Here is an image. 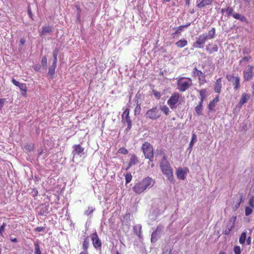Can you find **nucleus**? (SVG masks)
<instances>
[{"label":"nucleus","mask_w":254,"mask_h":254,"mask_svg":"<svg viewBox=\"0 0 254 254\" xmlns=\"http://www.w3.org/2000/svg\"><path fill=\"white\" fill-rule=\"evenodd\" d=\"M155 184V181L150 177H146L135 183L132 190L137 194L143 193L145 190L151 188Z\"/></svg>","instance_id":"f257e3e1"},{"label":"nucleus","mask_w":254,"mask_h":254,"mask_svg":"<svg viewBox=\"0 0 254 254\" xmlns=\"http://www.w3.org/2000/svg\"><path fill=\"white\" fill-rule=\"evenodd\" d=\"M160 166L162 173L166 176L170 182H173L174 179L173 170L168 161L161 162Z\"/></svg>","instance_id":"f03ea898"},{"label":"nucleus","mask_w":254,"mask_h":254,"mask_svg":"<svg viewBox=\"0 0 254 254\" xmlns=\"http://www.w3.org/2000/svg\"><path fill=\"white\" fill-rule=\"evenodd\" d=\"M141 149L145 158L149 159V163L152 162L154 158V152L152 145L148 142H145L142 144Z\"/></svg>","instance_id":"7ed1b4c3"},{"label":"nucleus","mask_w":254,"mask_h":254,"mask_svg":"<svg viewBox=\"0 0 254 254\" xmlns=\"http://www.w3.org/2000/svg\"><path fill=\"white\" fill-rule=\"evenodd\" d=\"M192 85V80L190 78L181 77L177 81L178 88L181 92H185Z\"/></svg>","instance_id":"20e7f679"},{"label":"nucleus","mask_w":254,"mask_h":254,"mask_svg":"<svg viewBox=\"0 0 254 254\" xmlns=\"http://www.w3.org/2000/svg\"><path fill=\"white\" fill-rule=\"evenodd\" d=\"M181 94L178 92H175L172 94L167 102L172 110L175 109L178 105L181 104Z\"/></svg>","instance_id":"39448f33"},{"label":"nucleus","mask_w":254,"mask_h":254,"mask_svg":"<svg viewBox=\"0 0 254 254\" xmlns=\"http://www.w3.org/2000/svg\"><path fill=\"white\" fill-rule=\"evenodd\" d=\"M226 12L228 17L230 16H232V17L236 19L239 20L246 23H248L247 19L244 15L234 12V9L229 6L226 8Z\"/></svg>","instance_id":"423d86ee"},{"label":"nucleus","mask_w":254,"mask_h":254,"mask_svg":"<svg viewBox=\"0 0 254 254\" xmlns=\"http://www.w3.org/2000/svg\"><path fill=\"white\" fill-rule=\"evenodd\" d=\"M129 110L127 108L123 112L122 115V123L123 124H127V127L125 129V131L127 133L131 129L132 127V122L129 116Z\"/></svg>","instance_id":"0eeeda50"},{"label":"nucleus","mask_w":254,"mask_h":254,"mask_svg":"<svg viewBox=\"0 0 254 254\" xmlns=\"http://www.w3.org/2000/svg\"><path fill=\"white\" fill-rule=\"evenodd\" d=\"M192 76L194 78H197L200 85H203L206 83V76L201 70L194 67L192 71Z\"/></svg>","instance_id":"6e6552de"},{"label":"nucleus","mask_w":254,"mask_h":254,"mask_svg":"<svg viewBox=\"0 0 254 254\" xmlns=\"http://www.w3.org/2000/svg\"><path fill=\"white\" fill-rule=\"evenodd\" d=\"M146 117L152 120L158 119L161 117V112L157 106L148 110L146 114Z\"/></svg>","instance_id":"1a4fd4ad"},{"label":"nucleus","mask_w":254,"mask_h":254,"mask_svg":"<svg viewBox=\"0 0 254 254\" xmlns=\"http://www.w3.org/2000/svg\"><path fill=\"white\" fill-rule=\"evenodd\" d=\"M227 80L234 85V89L236 91L240 87V79L238 76H235L233 74H228L226 75Z\"/></svg>","instance_id":"9d476101"},{"label":"nucleus","mask_w":254,"mask_h":254,"mask_svg":"<svg viewBox=\"0 0 254 254\" xmlns=\"http://www.w3.org/2000/svg\"><path fill=\"white\" fill-rule=\"evenodd\" d=\"M207 40V37L205 36V34L200 35L196 38V42L193 43L192 46L195 48H200L205 43Z\"/></svg>","instance_id":"9b49d317"},{"label":"nucleus","mask_w":254,"mask_h":254,"mask_svg":"<svg viewBox=\"0 0 254 254\" xmlns=\"http://www.w3.org/2000/svg\"><path fill=\"white\" fill-rule=\"evenodd\" d=\"M254 67L252 65H248L244 70V79L245 81H249L254 76Z\"/></svg>","instance_id":"f8f14e48"},{"label":"nucleus","mask_w":254,"mask_h":254,"mask_svg":"<svg viewBox=\"0 0 254 254\" xmlns=\"http://www.w3.org/2000/svg\"><path fill=\"white\" fill-rule=\"evenodd\" d=\"M189 170L187 167L179 168L176 171V175L178 179L185 180L186 178V175L188 173Z\"/></svg>","instance_id":"ddd939ff"},{"label":"nucleus","mask_w":254,"mask_h":254,"mask_svg":"<svg viewBox=\"0 0 254 254\" xmlns=\"http://www.w3.org/2000/svg\"><path fill=\"white\" fill-rule=\"evenodd\" d=\"M92 244L94 247L96 249H101L102 246L101 241L99 239L96 232L92 234L90 236Z\"/></svg>","instance_id":"4468645a"},{"label":"nucleus","mask_w":254,"mask_h":254,"mask_svg":"<svg viewBox=\"0 0 254 254\" xmlns=\"http://www.w3.org/2000/svg\"><path fill=\"white\" fill-rule=\"evenodd\" d=\"M73 150L72 152V153L73 156L75 155L81 156L82 155H84V148L81 146L80 144H75L72 146Z\"/></svg>","instance_id":"2eb2a0df"},{"label":"nucleus","mask_w":254,"mask_h":254,"mask_svg":"<svg viewBox=\"0 0 254 254\" xmlns=\"http://www.w3.org/2000/svg\"><path fill=\"white\" fill-rule=\"evenodd\" d=\"M12 82L14 85L20 88V90L23 91V92L22 93L23 96L26 97L27 96V87L26 84L21 83L18 81H16L15 79H12Z\"/></svg>","instance_id":"dca6fc26"},{"label":"nucleus","mask_w":254,"mask_h":254,"mask_svg":"<svg viewBox=\"0 0 254 254\" xmlns=\"http://www.w3.org/2000/svg\"><path fill=\"white\" fill-rule=\"evenodd\" d=\"M205 49L209 54H212L218 51V47L216 44L209 43L206 45Z\"/></svg>","instance_id":"f3484780"},{"label":"nucleus","mask_w":254,"mask_h":254,"mask_svg":"<svg viewBox=\"0 0 254 254\" xmlns=\"http://www.w3.org/2000/svg\"><path fill=\"white\" fill-rule=\"evenodd\" d=\"M250 95L244 93L242 94L240 101L238 103V106L239 108H241L242 106L244 104L246 103L248 100L250 99Z\"/></svg>","instance_id":"a211bd4d"},{"label":"nucleus","mask_w":254,"mask_h":254,"mask_svg":"<svg viewBox=\"0 0 254 254\" xmlns=\"http://www.w3.org/2000/svg\"><path fill=\"white\" fill-rule=\"evenodd\" d=\"M53 27L50 25H45L43 26L42 30L40 32L39 35L40 36H46L48 34H50L52 32Z\"/></svg>","instance_id":"6ab92c4d"},{"label":"nucleus","mask_w":254,"mask_h":254,"mask_svg":"<svg viewBox=\"0 0 254 254\" xmlns=\"http://www.w3.org/2000/svg\"><path fill=\"white\" fill-rule=\"evenodd\" d=\"M222 88V77L218 78L214 83V89L215 92L220 93Z\"/></svg>","instance_id":"aec40b11"},{"label":"nucleus","mask_w":254,"mask_h":254,"mask_svg":"<svg viewBox=\"0 0 254 254\" xmlns=\"http://www.w3.org/2000/svg\"><path fill=\"white\" fill-rule=\"evenodd\" d=\"M236 219V216H233L230 219V221L232 222V223L230 225V228H226L225 230L224 231L223 233L225 235H228L230 233L231 231L234 227V224Z\"/></svg>","instance_id":"412c9836"},{"label":"nucleus","mask_w":254,"mask_h":254,"mask_svg":"<svg viewBox=\"0 0 254 254\" xmlns=\"http://www.w3.org/2000/svg\"><path fill=\"white\" fill-rule=\"evenodd\" d=\"M212 0H199V2H197L196 6L198 8H201L205 7L207 5H211Z\"/></svg>","instance_id":"4be33fe9"},{"label":"nucleus","mask_w":254,"mask_h":254,"mask_svg":"<svg viewBox=\"0 0 254 254\" xmlns=\"http://www.w3.org/2000/svg\"><path fill=\"white\" fill-rule=\"evenodd\" d=\"M138 162V160L136 155H132L130 159L127 170L131 166L136 164Z\"/></svg>","instance_id":"5701e85b"},{"label":"nucleus","mask_w":254,"mask_h":254,"mask_svg":"<svg viewBox=\"0 0 254 254\" xmlns=\"http://www.w3.org/2000/svg\"><path fill=\"white\" fill-rule=\"evenodd\" d=\"M219 95H217L214 99L210 102L208 105V109L209 110H213L216 106V103L219 101Z\"/></svg>","instance_id":"b1692460"},{"label":"nucleus","mask_w":254,"mask_h":254,"mask_svg":"<svg viewBox=\"0 0 254 254\" xmlns=\"http://www.w3.org/2000/svg\"><path fill=\"white\" fill-rule=\"evenodd\" d=\"M190 23H188V24H186V25H181V26H179L178 28H177V29L176 30V31L174 33H173V36L174 37H175V36L176 35H179L180 34L181 32L182 31L184 30V29L185 28H187L189 26H190Z\"/></svg>","instance_id":"393cba45"},{"label":"nucleus","mask_w":254,"mask_h":254,"mask_svg":"<svg viewBox=\"0 0 254 254\" xmlns=\"http://www.w3.org/2000/svg\"><path fill=\"white\" fill-rule=\"evenodd\" d=\"M178 48H182L188 45V41L185 39H181L175 43Z\"/></svg>","instance_id":"a878e982"},{"label":"nucleus","mask_w":254,"mask_h":254,"mask_svg":"<svg viewBox=\"0 0 254 254\" xmlns=\"http://www.w3.org/2000/svg\"><path fill=\"white\" fill-rule=\"evenodd\" d=\"M246 239H247V232L244 231V232H242V233L241 234V235L239 238V241L240 244L242 245H245Z\"/></svg>","instance_id":"bb28decb"},{"label":"nucleus","mask_w":254,"mask_h":254,"mask_svg":"<svg viewBox=\"0 0 254 254\" xmlns=\"http://www.w3.org/2000/svg\"><path fill=\"white\" fill-rule=\"evenodd\" d=\"M215 34V28L213 27L208 31L207 35L205 34V36L207 37V40L213 39L214 38Z\"/></svg>","instance_id":"cd10ccee"},{"label":"nucleus","mask_w":254,"mask_h":254,"mask_svg":"<svg viewBox=\"0 0 254 254\" xmlns=\"http://www.w3.org/2000/svg\"><path fill=\"white\" fill-rule=\"evenodd\" d=\"M56 67H57V64L53 63L52 65L50 66L49 67V71H48V74L50 75L52 78L55 73V68Z\"/></svg>","instance_id":"c85d7f7f"},{"label":"nucleus","mask_w":254,"mask_h":254,"mask_svg":"<svg viewBox=\"0 0 254 254\" xmlns=\"http://www.w3.org/2000/svg\"><path fill=\"white\" fill-rule=\"evenodd\" d=\"M206 89H202L199 91L200 101V103H203L204 100L205 99L206 97Z\"/></svg>","instance_id":"c756f323"},{"label":"nucleus","mask_w":254,"mask_h":254,"mask_svg":"<svg viewBox=\"0 0 254 254\" xmlns=\"http://www.w3.org/2000/svg\"><path fill=\"white\" fill-rule=\"evenodd\" d=\"M195 111L197 115H201L202 111V103L199 102V104L195 107Z\"/></svg>","instance_id":"7c9ffc66"},{"label":"nucleus","mask_w":254,"mask_h":254,"mask_svg":"<svg viewBox=\"0 0 254 254\" xmlns=\"http://www.w3.org/2000/svg\"><path fill=\"white\" fill-rule=\"evenodd\" d=\"M89 242L88 237H86L82 244V248L84 251L88 252V249L89 247Z\"/></svg>","instance_id":"2f4dec72"},{"label":"nucleus","mask_w":254,"mask_h":254,"mask_svg":"<svg viewBox=\"0 0 254 254\" xmlns=\"http://www.w3.org/2000/svg\"><path fill=\"white\" fill-rule=\"evenodd\" d=\"M59 52V50L58 48H56L54 50V51H53V55L54 60H53V63L57 64V61H58L57 56H58Z\"/></svg>","instance_id":"473e14b6"},{"label":"nucleus","mask_w":254,"mask_h":254,"mask_svg":"<svg viewBox=\"0 0 254 254\" xmlns=\"http://www.w3.org/2000/svg\"><path fill=\"white\" fill-rule=\"evenodd\" d=\"M133 229L135 234L138 237H140L141 233V227L140 226H136L134 227Z\"/></svg>","instance_id":"72a5a7b5"},{"label":"nucleus","mask_w":254,"mask_h":254,"mask_svg":"<svg viewBox=\"0 0 254 254\" xmlns=\"http://www.w3.org/2000/svg\"><path fill=\"white\" fill-rule=\"evenodd\" d=\"M161 110L166 115H168L170 112L169 108L166 105H164L161 107Z\"/></svg>","instance_id":"f704fd0d"},{"label":"nucleus","mask_w":254,"mask_h":254,"mask_svg":"<svg viewBox=\"0 0 254 254\" xmlns=\"http://www.w3.org/2000/svg\"><path fill=\"white\" fill-rule=\"evenodd\" d=\"M95 210V208L92 206H89L88 209L84 211V214L87 216L91 214Z\"/></svg>","instance_id":"c9c22d12"},{"label":"nucleus","mask_w":254,"mask_h":254,"mask_svg":"<svg viewBox=\"0 0 254 254\" xmlns=\"http://www.w3.org/2000/svg\"><path fill=\"white\" fill-rule=\"evenodd\" d=\"M196 135H195V134L194 133H193L192 134L191 140L189 144L190 148V149L192 148V147L194 144V142L196 140Z\"/></svg>","instance_id":"e433bc0d"},{"label":"nucleus","mask_w":254,"mask_h":254,"mask_svg":"<svg viewBox=\"0 0 254 254\" xmlns=\"http://www.w3.org/2000/svg\"><path fill=\"white\" fill-rule=\"evenodd\" d=\"M132 175L130 173H128L126 176H125V179H126V183L128 184L132 180Z\"/></svg>","instance_id":"4c0bfd02"},{"label":"nucleus","mask_w":254,"mask_h":254,"mask_svg":"<svg viewBox=\"0 0 254 254\" xmlns=\"http://www.w3.org/2000/svg\"><path fill=\"white\" fill-rule=\"evenodd\" d=\"M35 254H41L39 245L38 243L35 244Z\"/></svg>","instance_id":"58836bf2"},{"label":"nucleus","mask_w":254,"mask_h":254,"mask_svg":"<svg viewBox=\"0 0 254 254\" xmlns=\"http://www.w3.org/2000/svg\"><path fill=\"white\" fill-rule=\"evenodd\" d=\"M118 153L126 155L128 153V151L126 148L121 147L118 150Z\"/></svg>","instance_id":"ea45409f"},{"label":"nucleus","mask_w":254,"mask_h":254,"mask_svg":"<svg viewBox=\"0 0 254 254\" xmlns=\"http://www.w3.org/2000/svg\"><path fill=\"white\" fill-rule=\"evenodd\" d=\"M253 212V209L252 208L249 206L245 207V215L248 216H249Z\"/></svg>","instance_id":"a19ab883"},{"label":"nucleus","mask_w":254,"mask_h":254,"mask_svg":"<svg viewBox=\"0 0 254 254\" xmlns=\"http://www.w3.org/2000/svg\"><path fill=\"white\" fill-rule=\"evenodd\" d=\"M152 93L157 99H159L160 98L161 94L159 91L153 89L152 90Z\"/></svg>","instance_id":"79ce46f5"},{"label":"nucleus","mask_w":254,"mask_h":254,"mask_svg":"<svg viewBox=\"0 0 254 254\" xmlns=\"http://www.w3.org/2000/svg\"><path fill=\"white\" fill-rule=\"evenodd\" d=\"M234 252L235 254H241V250L239 246H235L234 247Z\"/></svg>","instance_id":"37998d69"},{"label":"nucleus","mask_w":254,"mask_h":254,"mask_svg":"<svg viewBox=\"0 0 254 254\" xmlns=\"http://www.w3.org/2000/svg\"><path fill=\"white\" fill-rule=\"evenodd\" d=\"M41 64L43 66L46 67L47 65V59L46 56H44L42 58L41 60Z\"/></svg>","instance_id":"c03bdc74"},{"label":"nucleus","mask_w":254,"mask_h":254,"mask_svg":"<svg viewBox=\"0 0 254 254\" xmlns=\"http://www.w3.org/2000/svg\"><path fill=\"white\" fill-rule=\"evenodd\" d=\"M160 155H163V158L161 162H165L167 161V157L166 156L165 154L164 153V151L162 150H160L159 151L158 153Z\"/></svg>","instance_id":"a18cd8bd"},{"label":"nucleus","mask_w":254,"mask_h":254,"mask_svg":"<svg viewBox=\"0 0 254 254\" xmlns=\"http://www.w3.org/2000/svg\"><path fill=\"white\" fill-rule=\"evenodd\" d=\"M249 204L251 207L254 208V196H252L249 201Z\"/></svg>","instance_id":"49530a36"},{"label":"nucleus","mask_w":254,"mask_h":254,"mask_svg":"<svg viewBox=\"0 0 254 254\" xmlns=\"http://www.w3.org/2000/svg\"><path fill=\"white\" fill-rule=\"evenodd\" d=\"M6 226V224L5 223H3L2 225L0 227V235L2 236L3 233L4 231V228Z\"/></svg>","instance_id":"de8ad7c7"},{"label":"nucleus","mask_w":254,"mask_h":254,"mask_svg":"<svg viewBox=\"0 0 254 254\" xmlns=\"http://www.w3.org/2000/svg\"><path fill=\"white\" fill-rule=\"evenodd\" d=\"M25 148L29 151H31L33 149L34 145L33 144H27L25 145Z\"/></svg>","instance_id":"09e8293b"},{"label":"nucleus","mask_w":254,"mask_h":254,"mask_svg":"<svg viewBox=\"0 0 254 254\" xmlns=\"http://www.w3.org/2000/svg\"><path fill=\"white\" fill-rule=\"evenodd\" d=\"M141 109L140 105L138 104H137L136 107L135 108L134 110V113L136 114L137 113L139 114L140 113Z\"/></svg>","instance_id":"8fccbe9b"},{"label":"nucleus","mask_w":254,"mask_h":254,"mask_svg":"<svg viewBox=\"0 0 254 254\" xmlns=\"http://www.w3.org/2000/svg\"><path fill=\"white\" fill-rule=\"evenodd\" d=\"M5 102H6V99H5V98L0 99V110H1L2 109V108L3 107Z\"/></svg>","instance_id":"3c124183"},{"label":"nucleus","mask_w":254,"mask_h":254,"mask_svg":"<svg viewBox=\"0 0 254 254\" xmlns=\"http://www.w3.org/2000/svg\"><path fill=\"white\" fill-rule=\"evenodd\" d=\"M251 56L244 57L240 61V63H242L243 62H247L249 61L251 59Z\"/></svg>","instance_id":"603ef678"},{"label":"nucleus","mask_w":254,"mask_h":254,"mask_svg":"<svg viewBox=\"0 0 254 254\" xmlns=\"http://www.w3.org/2000/svg\"><path fill=\"white\" fill-rule=\"evenodd\" d=\"M28 13L29 15V17L32 19L33 20V15L32 13L31 8L30 7H28Z\"/></svg>","instance_id":"864d4df0"},{"label":"nucleus","mask_w":254,"mask_h":254,"mask_svg":"<svg viewBox=\"0 0 254 254\" xmlns=\"http://www.w3.org/2000/svg\"><path fill=\"white\" fill-rule=\"evenodd\" d=\"M45 229V228L44 227H37L35 229V230L36 232H40L44 231Z\"/></svg>","instance_id":"5fc2aeb1"},{"label":"nucleus","mask_w":254,"mask_h":254,"mask_svg":"<svg viewBox=\"0 0 254 254\" xmlns=\"http://www.w3.org/2000/svg\"><path fill=\"white\" fill-rule=\"evenodd\" d=\"M247 245H250L252 243V238L251 236H249L248 238H247L246 240Z\"/></svg>","instance_id":"6e6d98bb"},{"label":"nucleus","mask_w":254,"mask_h":254,"mask_svg":"<svg viewBox=\"0 0 254 254\" xmlns=\"http://www.w3.org/2000/svg\"><path fill=\"white\" fill-rule=\"evenodd\" d=\"M25 40L24 38H21L19 41V45L21 46H22L24 45L25 43Z\"/></svg>","instance_id":"4d7b16f0"},{"label":"nucleus","mask_w":254,"mask_h":254,"mask_svg":"<svg viewBox=\"0 0 254 254\" xmlns=\"http://www.w3.org/2000/svg\"><path fill=\"white\" fill-rule=\"evenodd\" d=\"M76 8L77 10L78 11V15L79 17L80 16V13L81 12V9L79 6H76Z\"/></svg>","instance_id":"13d9d810"},{"label":"nucleus","mask_w":254,"mask_h":254,"mask_svg":"<svg viewBox=\"0 0 254 254\" xmlns=\"http://www.w3.org/2000/svg\"><path fill=\"white\" fill-rule=\"evenodd\" d=\"M10 241L12 242H15V243H16L17 242V240L16 238H10Z\"/></svg>","instance_id":"bf43d9fd"},{"label":"nucleus","mask_w":254,"mask_h":254,"mask_svg":"<svg viewBox=\"0 0 254 254\" xmlns=\"http://www.w3.org/2000/svg\"><path fill=\"white\" fill-rule=\"evenodd\" d=\"M186 0V4L188 6L190 5V0Z\"/></svg>","instance_id":"052dcab7"},{"label":"nucleus","mask_w":254,"mask_h":254,"mask_svg":"<svg viewBox=\"0 0 254 254\" xmlns=\"http://www.w3.org/2000/svg\"><path fill=\"white\" fill-rule=\"evenodd\" d=\"M232 223V222H231L230 221V220L229 221V222L228 223L227 226H226V228H230V224Z\"/></svg>","instance_id":"680f3d73"},{"label":"nucleus","mask_w":254,"mask_h":254,"mask_svg":"<svg viewBox=\"0 0 254 254\" xmlns=\"http://www.w3.org/2000/svg\"><path fill=\"white\" fill-rule=\"evenodd\" d=\"M225 12H226V8H222L221 9V12L222 13H224Z\"/></svg>","instance_id":"e2e57ef3"},{"label":"nucleus","mask_w":254,"mask_h":254,"mask_svg":"<svg viewBox=\"0 0 254 254\" xmlns=\"http://www.w3.org/2000/svg\"><path fill=\"white\" fill-rule=\"evenodd\" d=\"M79 254H88V252L84 251L80 253Z\"/></svg>","instance_id":"0e129e2a"},{"label":"nucleus","mask_w":254,"mask_h":254,"mask_svg":"<svg viewBox=\"0 0 254 254\" xmlns=\"http://www.w3.org/2000/svg\"><path fill=\"white\" fill-rule=\"evenodd\" d=\"M151 163H151V167L152 168H153V167H154V164L153 163V162H151Z\"/></svg>","instance_id":"69168bd1"},{"label":"nucleus","mask_w":254,"mask_h":254,"mask_svg":"<svg viewBox=\"0 0 254 254\" xmlns=\"http://www.w3.org/2000/svg\"><path fill=\"white\" fill-rule=\"evenodd\" d=\"M219 254H226L225 252H221L219 253Z\"/></svg>","instance_id":"338daca9"},{"label":"nucleus","mask_w":254,"mask_h":254,"mask_svg":"<svg viewBox=\"0 0 254 254\" xmlns=\"http://www.w3.org/2000/svg\"><path fill=\"white\" fill-rule=\"evenodd\" d=\"M252 89L254 90V84L252 86Z\"/></svg>","instance_id":"774afa93"}]
</instances>
